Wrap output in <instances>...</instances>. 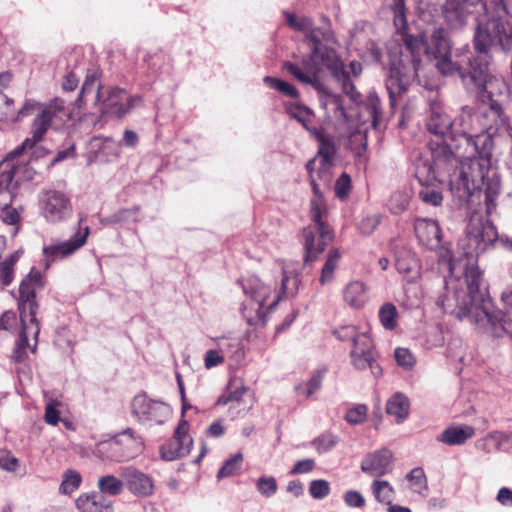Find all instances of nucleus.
Returning a JSON list of instances; mask_svg holds the SVG:
<instances>
[{"label": "nucleus", "instance_id": "nucleus-1", "mask_svg": "<svg viewBox=\"0 0 512 512\" xmlns=\"http://www.w3.org/2000/svg\"><path fill=\"white\" fill-rule=\"evenodd\" d=\"M403 47H394L388 53L386 90L392 110L418 77L422 54L437 60L436 67L444 76H459L466 90L478 94L483 103L490 104L496 122L503 121V102L509 87L502 78L492 76L489 70L491 50L499 46L503 51L512 48V19L495 11L490 19L478 23L473 36L477 55L465 63L451 59V41L444 28H435L428 37L410 33L402 35Z\"/></svg>", "mask_w": 512, "mask_h": 512}, {"label": "nucleus", "instance_id": "nucleus-2", "mask_svg": "<svg viewBox=\"0 0 512 512\" xmlns=\"http://www.w3.org/2000/svg\"><path fill=\"white\" fill-rule=\"evenodd\" d=\"M486 104L488 108L483 116L491 117V124H485L481 132L459 149L452 150L446 143L433 144L431 164L420 166L417 175L420 177L422 170H427L428 178L448 181L451 193L460 202H472L473 197H479L483 191L489 217L496 210L501 192L500 175L491 163L494 144L489 130H497L504 125L506 116L503 112V121L496 122L490 112V104Z\"/></svg>", "mask_w": 512, "mask_h": 512}, {"label": "nucleus", "instance_id": "nucleus-3", "mask_svg": "<svg viewBox=\"0 0 512 512\" xmlns=\"http://www.w3.org/2000/svg\"><path fill=\"white\" fill-rule=\"evenodd\" d=\"M465 281L467 291L455 290L452 297L441 296L437 304L459 320H468L495 338L509 336L512 341V319L501 310H494L483 272L467 258Z\"/></svg>", "mask_w": 512, "mask_h": 512}, {"label": "nucleus", "instance_id": "nucleus-4", "mask_svg": "<svg viewBox=\"0 0 512 512\" xmlns=\"http://www.w3.org/2000/svg\"><path fill=\"white\" fill-rule=\"evenodd\" d=\"M297 26L301 30H307V39L311 42V53L303 57L300 64L285 62L283 69L302 84L310 85L317 92L328 95L327 87L320 80L321 65L325 66L337 82L341 84L343 93L353 103H360L361 94L351 81L350 74L345 69L337 51L330 46L322 44L314 33L315 31L311 30L312 26L309 20H304Z\"/></svg>", "mask_w": 512, "mask_h": 512}, {"label": "nucleus", "instance_id": "nucleus-5", "mask_svg": "<svg viewBox=\"0 0 512 512\" xmlns=\"http://www.w3.org/2000/svg\"><path fill=\"white\" fill-rule=\"evenodd\" d=\"M426 130L436 136V141L429 142V151L433 144L446 143L452 150L459 149L474 138V109L470 106H463L459 114L452 118L437 101H430L429 109L425 118Z\"/></svg>", "mask_w": 512, "mask_h": 512}, {"label": "nucleus", "instance_id": "nucleus-6", "mask_svg": "<svg viewBox=\"0 0 512 512\" xmlns=\"http://www.w3.org/2000/svg\"><path fill=\"white\" fill-rule=\"evenodd\" d=\"M45 281L42 273L33 267L30 272L22 279L18 293V311L21 322V330L16 341V346L27 349L29 347V335H33L35 344L31 348L36 349L38 335L40 332L39 321L36 315L39 310V304L36 300V293L44 288Z\"/></svg>", "mask_w": 512, "mask_h": 512}, {"label": "nucleus", "instance_id": "nucleus-7", "mask_svg": "<svg viewBox=\"0 0 512 512\" xmlns=\"http://www.w3.org/2000/svg\"><path fill=\"white\" fill-rule=\"evenodd\" d=\"M309 181L315 197L310 201L312 222L302 231L305 265L317 260L318 256L334 239L333 229L323 219L327 210L320 190V183L315 177H311Z\"/></svg>", "mask_w": 512, "mask_h": 512}, {"label": "nucleus", "instance_id": "nucleus-8", "mask_svg": "<svg viewBox=\"0 0 512 512\" xmlns=\"http://www.w3.org/2000/svg\"><path fill=\"white\" fill-rule=\"evenodd\" d=\"M498 237L497 228L492 221L480 215H472L466 226L468 250L464 251V255L474 260L478 255L494 249Z\"/></svg>", "mask_w": 512, "mask_h": 512}, {"label": "nucleus", "instance_id": "nucleus-9", "mask_svg": "<svg viewBox=\"0 0 512 512\" xmlns=\"http://www.w3.org/2000/svg\"><path fill=\"white\" fill-rule=\"evenodd\" d=\"M143 450L141 438L135 437L133 430L127 428L115 435L110 441L98 445V452L115 462H125L134 459Z\"/></svg>", "mask_w": 512, "mask_h": 512}, {"label": "nucleus", "instance_id": "nucleus-10", "mask_svg": "<svg viewBox=\"0 0 512 512\" xmlns=\"http://www.w3.org/2000/svg\"><path fill=\"white\" fill-rule=\"evenodd\" d=\"M352 366L359 371L370 369L374 377L382 375V368L377 363V352L373 339L368 333H361L354 339L349 353Z\"/></svg>", "mask_w": 512, "mask_h": 512}, {"label": "nucleus", "instance_id": "nucleus-11", "mask_svg": "<svg viewBox=\"0 0 512 512\" xmlns=\"http://www.w3.org/2000/svg\"><path fill=\"white\" fill-rule=\"evenodd\" d=\"M85 216H80L77 231L67 240L58 244H52L43 248V254L48 262L63 259L80 249L87 241L90 233L88 226L81 227Z\"/></svg>", "mask_w": 512, "mask_h": 512}, {"label": "nucleus", "instance_id": "nucleus-12", "mask_svg": "<svg viewBox=\"0 0 512 512\" xmlns=\"http://www.w3.org/2000/svg\"><path fill=\"white\" fill-rule=\"evenodd\" d=\"M64 112V101L60 98L53 99L49 104L42 108L35 116L31 125L32 136L28 138L32 144H37L44 140L45 135L54 120L60 113Z\"/></svg>", "mask_w": 512, "mask_h": 512}, {"label": "nucleus", "instance_id": "nucleus-13", "mask_svg": "<svg viewBox=\"0 0 512 512\" xmlns=\"http://www.w3.org/2000/svg\"><path fill=\"white\" fill-rule=\"evenodd\" d=\"M42 212L48 222L64 221L72 215L70 199L63 192L49 190L42 199Z\"/></svg>", "mask_w": 512, "mask_h": 512}, {"label": "nucleus", "instance_id": "nucleus-14", "mask_svg": "<svg viewBox=\"0 0 512 512\" xmlns=\"http://www.w3.org/2000/svg\"><path fill=\"white\" fill-rule=\"evenodd\" d=\"M284 15L286 18V23L290 28L304 33V42L307 43L310 50H311V42L309 39H307V30H301V29L297 28L298 27L297 25H299L304 20H309L311 22V26H312L311 30L315 31L314 33L316 34L317 38L322 42L323 45L328 46L325 43H336L337 42L335 34L331 28V21L328 16H326L324 14L321 15L320 20L323 22L324 26L323 27H315L314 21L310 17L302 16V17L298 18L295 14L289 13V12H284Z\"/></svg>", "mask_w": 512, "mask_h": 512}, {"label": "nucleus", "instance_id": "nucleus-15", "mask_svg": "<svg viewBox=\"0 0 512 512\" xmlns=\"http://www.w3.org/2000/svg\"><path fill=\"white\" fill-rule=\"evenodd\" d=\"M188 427V422L185 420L178 424L173 437L167 444V447L162 449L163 460L172 461L190 453L193 439L188 434Z\"/></svg>", "mask_w": 512, "mask_h": 512}, {"label": "nucleus", "instance_id": "nucleus-16", "mask_svg": "<svg viewBox=\"0 0 512 512\" xmlns=\"http://www.w3.org/2000/svg\"><path fill=\"white\" fill-rule=\"evenodd\" d=\"M141 99L139 97H128L125 90L113 88L108 97L102 102L100 112L104 115H115L122 118L135 106L136 102Z\"/></svg>", "mask_w": 512, "mask_h": 512}, {"label": "nucleus", "instance_id": "nucleus-17", "mask_svg": "<svg viewBox=\"0 0 512 512\" xmlns=\"http://www.w3.org/2000/svg\"><path fill=\"white\" fill-rule=\"evenodd\" d=\"M414 231L419 243L429 250L441 246L442 233L437 221L427 218H416Z\"/></svg>", "mask_w": 512, "mask_h": 512}, {"label": "nucleus", "instance_id": "nucleus-18", "mask_svg": "<svg viewBox=\"0 0 512 512\" xmlns=\"http://www.w3.org/2000/svg\"><path fill=\"white\" fill-rule=\"evenodd\" d=\"M393 455L388 449H380L368 453L361 461L362 472L374 476L381 477L391 470Z\"/></svg>", "mask_w": 512, "mask_h": 512}, {"label": "nucleus", "instance_id": "nucleus-19", "mask_svg": "<svg viewBox=\"0 0 512 512\" xmlns=\"http://www.w3.org/2000/svg\"><path fill=\"white\" fill-rule=\"evenodd\" d=\"M476 5H482V0H449L441 17L451 28H460L466 24L471 14L469 7Z\"/></svg>", "mask_w": 512, "mask_h": 512}, {"label": "nucleus", "instance_id": "nucleus-20", "mask_svg": "<svg viewBox=\"0 0 512 512\" xmlns=\"http://www.w3.org/2000/svg\"><path fill=\"white\" fill-rule=\"evenodd\" d=\"M76 506L81 512H114L113 501L97 492L80 495Z\"/></svg>", "mask_w": 512, "mask_h": 512}, {"label": "nucleus", "instance_id": "nucleus-21", "mask_svg": "<svg viewBox=\"0 0 512 512\" xmlns=\"http://www.w3.org/2000/svg\"><path fill=\"white\" fill-rule=\"evenodd\" d=\"M395 266L397 271L402 274L408 282H415L420 278V262L416 255L410 251H399L396 254Z\"/></svg>", "mask_w": 512, "mask_h": 512}, {"label": "nucleus", "instance_id": "nucleus-22", "mask_svg": "<svg viewBox=\"0 0 512 512\" xmlns=\"http://www.w3.org/2000/svg\"><path fill=\"white\" fill-rule=\"evenodd\" d=\"M100 73L97 69H88L80 93L75 101L78 107H82L88 95H93L94 104L101 102Z\"/></svg>", "mask_w": 512, "mask_h": 512}, {"label": "nucleus", "instance_id": "nucleus-23", "mask_svg": "<svg viewBox=\"0 0 512 512\" xmlns=\"http://www.w3.org/2000/svg\"><path fill=\"white\" fill-rule=\"evenodd\" d=\"M424 164L430 165L431 161L430 162L429 161H423L420 164H418L417 167H416V172H415V175H416L417 179L419 180V182L422 185V188L419 191V198L424 203H426L428 205H432L434 207H438V206H440L442 204L443 195H442L441 191H439L438 189L428 185V182H430L432 180H437L439 182H441V181L439 179H435V178H428L427 170H422V174L420 175V177H418V175H417L418 168L420 166H423Z\"/></svg>", "mask_w": 512, "mask_h": 512}, {"label": "nucleus", "instance_id": "nucleus-24", "mask_svg": "<svg viewBox=\"0 0 512 512\" xmlns=\"http://www.w3.org/2000/svg\"><path fill=\"white\" fill-rule=\"evenodd\" d=\"M123 478L126 482L128 489L133 494L140 496H148L152 493V481L144 473L134 468H127L123 473Z\"/></svg>", "mask_w": 512, "mask_h": 512}, {"label": "nucleus", "instance_id": "nucleus-25", "mask_svg": "<svg viewBox=\"0 0 512 512\" xmlns=\"http://www.w3.org/2000/svg\"><path fill=\"white\" fill-rule=\"evenodd\" d=\"M243 292L257 303V311H260L270 295V288L257 277H249L241 282Z\"/></svg>", "mask_w": 512, "mask_h": 512}, {"label": "nucleus", "instance_id": "nucleus-26", "mask_svg": "<svg viewBox=\"0 0 512 512\" xmlns=\"http://www.w3.org/2000/svg\"><path fill=\"white\" fill-rule=\"evenodd\" d=\"M475 435L474 427L470 425L450 426L446 428L437 440L449 446L462 445Z\"/></svg>", "mask_w": 512, "mask_h": 512}, {"label": "nucleus", "instance_id": "nucleus-27", "mask_svg": "<svg viewBox=\"0 0 512 512\" xmlns=\"http://www.w3.org/2000/svg\"><path fill=\"white\" fill-rule=\"evenodd\" d=\"M132 414L139 422H147L156 415L157 402L148 398L145 393L136 395L131 403Z\"/></svg>", "mask_w": 512, "mask_h": 512}, {"label": "nucleus", "instance_id": "nucleus-28", "mask_svg": "<svg viewBox=\"0 0 512 512\" xmlns=\"http://www.w3.org/2000/svg\"><path fill=\"white\" fill-rule=\"evenodd\" d=\"M285 108L290 117L301 123L311 135L319 131L317 127L310 125V119L314 116L312 109L300 102H289L285 105Z\"/></svg>", "mask_w": 512, "mask_h": 512}, {"label": "nucleus", "instance_id": "nucleus-29", "mask_svg": "<svg viewBox=\"0 0 512 512\" xmlns=\"http://www.w3.org/2000/svg\"><path fill=\"white\" fill-rule=\"evenodd\" d=\"M410 401L404 394L398 392L392 395L386 404V412L394 416L397 423L403 422L409 415Z\"/></svg>", "mask_w": 512, "mask_h": 512}, {"label": "nucleus", "instance_id": "nucleus-30", "mask_svg": "<svg viewBox=\"0 0 512 512\" xmlns=\"http://www.w3.org/2000/svg\"><path fill=\"white\" fill-rule=\"evenodd\" d=\"M449 0H419V16L426 22H431L440 18Z\"/></svg>", "mask_w": 512, "mask_h": 512}, {"label": "nucleus", "instance_id": "nucleus-31", "mask_svg": "<svg viewBox=\"0 0 512 512\" xmlns=\"http://www.w3.org/2000/svg\"><path fill=\"white\" fill-rule=\"evenodd\" d=\"M344 300L353 308L362 307L367 300L364 283L360 281L350 282L344 290Z\"/></svg>", "mask_w": 512, "mask_h": 512}, {"label": "nucleus", "instance_id": "nucleus-32", "mask_svg": "<svg viewBox=\"0 0 512 512\" xmlns=\"http://www.w3.org/2000/svg\"><path fill=\"white\" fill-rule=\"evenodd\" d=\"M17 189L12 183V174L0 172V209L12 205Z\"/></svg>", "mask_w": 512, "mask_h": 512}, {"label": "nucleus", "instance_id": "nucleus-33", "mask_svg": "<svg viewBox=\"0 0 512 512\" xmlns=\"http://www.w3.org/2000/svg\"><path fill=\"white\" fill-rule=\"evenodd\" d=\"M0 172H8L12 174V183L17 188L21 181H31L34 179L36 171L29 163L11 164L8 168H3Z\"/></svg>", "mask_w": 512, "mask_h": 512}, {"label": "nucleus", "instance_id": "nucleus-34", "mask_svg": "<svg viewBox=\"0 0 512 512\" xmlns=\"http://www.w3.org/2000/svg\"><path fill=\"white\" fill-rule=\"evenodd\" d=\"M99 494L118 496L123 492L124 483L113 475H105L98 479Z\"/></svg>", "mask_w": 512, "mask_h": 512}, {"label": "nucleus", "instance_id": "nucleus-35", "mask_svg": "<svg viewBox=\"0 0 512 512\" xmlns=\"http://www.w3.org/2000/svg\"><path fill=\"white\" fill-rule=\"evenodd\" d=\"M312 136L319 142L317 156L320 157V162L333 163V157L336 153L333 141L320 130Z\"/></svg>", "mask_w": 512, "mask_h": 512}, {"label": "nucleus", "instance_id": "nucleus-36", "mask_svg": "<svg viewBox=\"0 0 512 512\" xmlns=\"http://www.w3.org/2000/svg\"><path fill=\"white\" fill-rule=\"evenodd\" d=\"M243 464V455L238 452L235 455L231 456L223 463L222 467L217 472V479L221 480L223 478L232 477L237 475Z\"/></svg>", "mask_w": 512, "mask_h": 512}, {"label": "nucleus", "instance_id": "nucleus-37", "mask_svg": "<svg viewBox=\"0 0 512 512\" xmlns=\"http://www.w3.org/2000/svg\"><path fill=\"white\" fill-rule=\"evenodd\" d=\"M366 109L371 117L372 126L375 129L380 128L383 120V112L381 100L375 92L369 93L366 100Z\"/></svg>", "mask_w": 512, "mask_h": 512}, {"label": "nucleus", "instance_id": "nucleus-38", "mask_svg": "<svg viewBox=\"0 0 512 512\" xmlns=\"http://www.w3.org/2000/svg\"><path fill=\"white\" fill-rule=\"evenodd\" d=\"M341 257V253L339 249L334 248L329 251L328 257L324 263V266L321 271V276L319 281L321 284H326L332 281L333 274L335 269L338 266L339 259Z\"/></svg>", "mask_w": 512, "mask_h": 512}, {"label": "nucleus", "instance_id": "nucleus-39", "mask_svg": "<svg viewBox=\"0 0 512 512\" xmlns=\"http://www.w3.org/2000/svg\"><path fill=\"white\" fill-rule=\"evenodd\" d=\"M379 320L386 330H394L397 327L398 310L390 302L383 304L379 309Z\"/></svg>", "mask_w": 512, "mask_h": 512}, {"label": "nucleus", "instance_id": "nucleus-40", "mask_svg": "<svg viewBox=\"0 0 512 512\" xmlns=\"http://www.w3.org/2000/svg\"><path fill=\"white\" fill-rule=\"evenodd\" d=\"M339 437L331 432H324L314 438L310 444L317 453L322 454L330 451L339 443Z\"/></svg>", "mask_w": 512, "mask_h": 512}, {"label": "nucleus", "instance_id": "nucleus-41", "mask_svg": "<svg viewBox=\"0 0 512 512\" xmlns=\"http://www.w3.org/2000/svg\"><path fill=\"white\" fill-rule=\"evenodd\" d=\"M372 492L377 501L390 504L394 494V489L388 481L375 480L372 483Z\"/></svg>", "mask_w": 512, "mask_h": 512}, {"label": "nucleus", "instance_id": "nucleus-42", "mask_svg": "<svg viewBox=\"0 0 512 512\" xmlns=\"http://www.w3.org/2000/svg\"><path fill=\"white\" fill-rule=\"evenodd\" d=\"M264 82L271 88L291 98H299V91L290 83L271 76L264 77Z\"/></svg>", "mask_w": 512, "mask_h": 512}, {"label": "nucleus", "instance_id": "nucleus-43", "mask_svg": "<svg viewBox=\"0 0 512 512\" xmlns=\"http://www.w3.org/2000/svg\"><path fill=\"white\" fill-rule=\"evenodd\" d=\"M299 284H300V278H299L298 273L288 275V273L284 270L279 299H281L282 295H284V296L296 295L298 292Z\"/></svg>", "mask_w": 512, "mask_h": 512}, {"label": "nucleus", "instance_id": "nucleus-44", "mask_svg": "<svg viewBox=\"0 0 512 512\" xmlns=\"http://www.w3.org/2000/svg\"><path fill=\"white\" fill-rule=\"evenodd\" d=\"M138 215V208L132 207V208H123L112 215L108 216L105 219V222L107 224H121V223H128L130 221H136Z\"/></svg>", "mask_w": 512, "mask_h": 512}, {"label": "nucleus", "instance_id": "nucleus-45", "mask_svg": "<svg viewBox=\"0 0 512 512\" xmlns=\"http://www.w3.org/2000/svg\"><path fill=\"white\" fill-rule=\"evenodd\" d=\"M409 204V198L406 193L395 191L391 194L387 206L392 214L398 215L406 210Z\"/></svg>", "mask_w": 512, "mask_h": 512}, {"label": "nucleus", "instance_id": "nucleus-46", "mask_svg": "<svg viewBox=\"0 0 512 512\" xmlns=\"http://www.w3.org/2000/svg\"><path fill=\"white\" fill-rule=\"evenodd\" d=\"M47 104H42L34 99H27L22 107L11 117L14 123L22 121L24 118L32 115L35 111L40 112Z\"/></svg>", "mask_w": 512, "mask_h": 512}, {"label": "nucleus", "instance_id": "nucleus-47", "mask_svg": "<svg viewBox=\"0 0 512 512\" xmlns=\"http://www.w3.org/2000/svg\"><path fill=\"white\" fill-rule=\"evenodd\" d=\"M81 484V475L74 471V470H68L63 475V480L60 485V492L63 494H70Z\"/></svg>", "mask_w": 512, "mask_h": 512}, {"label": "nucleus", "instance_id": "nucleus-48", "mask_svg": "<svg viewBox=\"0 0 512 512\" xmlns=\"http://www.w3.org/2000/svg\"><path fill=\"white\" fill-rule=\"evenodd\" d=\"M256 488L262 496L270 498L276 494L278 484L273 476H261L256 481Z\"/></svg>", "mask_w": 512, "mask_h": 512}, {"label": "nucleus", "instance_id": "nucleus-49", "mask_svg": "<svg viewBox=\"0 0 512 512\" xmlns=\"http://www.w3.org/2000/svg\"><path fill=\"white\" fill-rule=\"evenodd\" d=\"M352 189L351 177L343 172L335 182L334 191L337 198L345 200Z\"/></svg>", "mask_w": 512, "mask_h": 512}, {"label": "nucleus", "instance_id": "nucleus-50", "mask_svg": "<svg viewBox=\"0 0 512 512\" xmlns=\"http://www.w3.org/2000/svg\"><path fill=\"white\" fill-rule=\"evenodd\" d=\"M368 407L365 404H358L346 412L345 420L351 425H358L365 421Z\"/></svg>", "mask_w": 512, "mask_h": 512}, {"label": "nucleus", "instance_id": "nucleus-51", "mask_svg": "<svg viewBox=\"0 0 512 512\" xmlns=\"http://www.w3.org/2000/svg\"><path fill=\"white\" fill-rule=\"evenodd\" d=\"M331 488L324 479L312 480L309 484V493L314 499H323L330 494Z\"/></svg>", "mask_w": 512, "mask_h": 512}, {"label": "nucleus", "instance_id": "nucleus-52", "mask_svg": "<svg viewBox=\"0 0 512 512\" xmlns=\"http://www.w3.org/2000/svg\"><path fill=\"white\" fill-rule=\"evenodd\" d=\"M35 146V144H32V142L26 138L21 145H19L18 147H16L13 151H11L10 153H8V155L6 156V158L4 159V161L1 163L0 165V169L2 170L3 168H8L11 166V164H14L13 163V160L17 157H19L20 155H22V153L26 150V149H31Z\"/></svg>", "mask_w": 512, "mask_h": 512}, {"label": "nucleus", "instance_id": "nucleus-53", "mask_svg": "<svg viewBox=\"0 0 512 512\" xmlns=\"http://www.w3.org/2000/svg\"><path fill=\"white\" fill-rule=\"evenodd\" d=\"M396 362L405 369H411L415 364V358L407 348H397L394 352Z\"/></svg>", "mask_w": 512, "mask_h": 512}, {"label": "nucleus", "instance_id": "nucleus-54", "mask_svg": "<svg viewBox=\"0 0 512 512\" xmlns=\"http://www.w3.org/2000/svg\"><path fill=\"white\" fill-rule=\"evenodd\" d=\"M0 219L7 225H16L20 222L21 216L19 210L10 205L0 209Z\"/></svg>", "mask_w": 512, "mask_h": 512}, {"label": "nucleus", "instance_id": "nucleus-55", "mask_svg": "<svg viewBox=\"0 0 512 512\" xmlns=\"http://www.w3.org/2000/svg\"><path fill=\"white\" fill-rule=\"evenodd\" d=\"M380 224V216L379 215H370L364 217L360 223L358 224V229L360 233L364 235H370L374 232L377 226Z\"/></svg>", "mask_w": 512, "mask_h": 512}, {"label": "nucleus", "instance_id": "nucleus-56", "mask_svg": "<svg viewBox=\"0 0 512 512\" xmlns=\"http://www.w3.org/2000/svg\"><path fill=\"white\" fill-rule=\"evenodd\" d=\"M407 480L410 481L415 488L416 492H420L421 488H427V481L422 468L417 467L412 469L406 476Z\"/></svg>", "mask_w": 512, "mask_h": 512}, {"label": "nucleus", "instance_id": "nucleus-57", "mask_svg": "<svg viewBox=\"0 0 512 512\" xmlns=\"http://www.w3.org/2000/svg\"><path fill=\"white\" fill-rule=\"evenodd\" d=\"M332 165L333 163L319 162V167L316 172V179L324 186H330L332 181Z\"/></svg>", "mask_w": 512, "mask_h": 512}, {"label": "nucleus", "instance_id": "nucleus-58", "mask_svg": "<svg viewBox=\"0 0 512 512\" xmlns=\"http://www.w3.org/2000/svg\"><path fill=\"white\" fill-rule=\"evenodd\" d=\"M323 377V371L316 370L313 372L311 378L307 383V389L305 392L306 397H311L315 392H317L321 388Z\"/></svg>", "mask_w": 512, "mask_h": 512}, {"label": "nucleus", "instance_id": "nucleus-59", "mask_svg": "<svg viewBox=\"0 0 512 512\" xmlns=\"http://www.w3.org/2000/svg\"><path fill=\"white\" fill-rule=\"evenodd\" d=\"M344 502L348 507L361 508L365 505L362 494L356 490H348L344 494Z\"/></svg>", "mask_w": 512, "mask_h": 512}, {"label": "nucleus", "instance_id": "nucleus-60", "mask_svg": "<svg viewBox=\"0 0 512 512\" xmlns=\"http://www.w3.org/2000/svg\"><path fill=\"white\" fill-rule=\"evenodd\" d=\"M361 333H358L355 326H343L334 331V335L340 341H351L352 346L354 345V339L357 338Z\"/></svg>", "mask_w": 512, "mask_h": 512}, {"label": "nucleus", "instance_id": "nucleus-61", "mask_svg": "<svg viewBox=\"0 0 512 512\" xmlns=\"http://www.w3.org/2000/svg\"><path fill=\"white\" fill-rule=\"evenodd\" d=\"M315 468V461L307 458L297 461L293 468L289 471L290 475L305 474L311 472Z\"/></svg>", "mask_w": 512, "mask_h": 512}, {"label": "nucleus", "instance_id": "nucleus-62", "mask_svg": "<svg viewBox=\"0 0 512 512\" xmlns=\"http://www.w3.org/2000/svg\"><path fill=\"white\" fill-rule=\"evenodd\" d=\"M56 405L57 404L55 402L51 401L47 403L45 407L44 418L46 423L49 425H56L60 420L59 411L57 410Z\"/></svg>", "mask_w": 512, "mask_h": 512}, {"label": "nucleus", "instance_id": "nucleus-63", "mask_svg": "<svg viewBox=\"0 0 512 512\" xmlns=\"http://www.w3.org/2000/svg\"><path fill=\"white\" fill-rule=\"evenodd\" d=\"M495 11L512 19V0H494Z\"/></svg>", "mask_w": 512, "mask_h": 512}, {"label": "nucleus", "instance_id": "nucleus-64", "mask_svg": "<svg viewBox=\"0 0 512 512\" xmlns=\"http://www.w3.org/2000/svg\"><path fill=\"white\" fill-rule=\"evenodd\" d=\"M501 303L507 312L512 311V283L508 284L501 293Z\"/></svg>", "mask_w": 512, "mask_h": 512}]
</instances>
